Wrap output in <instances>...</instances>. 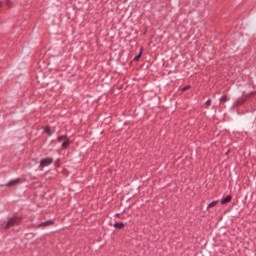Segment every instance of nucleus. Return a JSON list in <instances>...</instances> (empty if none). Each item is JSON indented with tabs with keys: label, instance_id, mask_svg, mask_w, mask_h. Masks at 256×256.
Wrapping results in <instances>:
<instances>
[{
	"label": "nucleus",
	"instance_id": "3",
	"mask_svg": "<svg viewBox=\"0 0 256 256\" xmlns=\"http://www.w3.org/2000/svg\"><path fill=\"white\" fill-rule=\"evenodd\" d=\"M53 163V158H44L40 161V167H49Z\"/></svg>",
	"mask_w": 256,
	"mask_h": 256
},
{
	"label": "nucleus",
	"instance_id": "5",
	"mask_svg": "<svg viewBox=\"0 0 256 256\" xmlns=\"http://www.w3.org/2000/svg\"><path fill=\"white\" fill-rule=\"evenodd\" d=\"M123 227H125V223H123V222H115L114 223L115 229H123Z\"/></svg>",
	"mask_w": 256,
	"mask_h": 256
},
{
	"label": "nucleus",
	"instance_id": "1",
	"mask_svg": "<svg viewBox=\"0 0 256 256\" xmlns=\"http://www.w3.org/2000/svg\"><path fill=\"white\" fill-rule=\"evenodd\" d=\"M58 143H61L62 149H67V147L71 145V140H69L65 135H62L58 137Z\"/></svg>",
	"mask_w": 256,
	"mask_h": 256
},
{
	"label": "nucleus",
	"instance_id": "12",
	"mask_svg": "<svg viewBox=\"0 0 256 256\" xmlns=\"http://www.w3.org/2000/svg\"><path fill=\"white\" fill-rule=\"evenodd\" d=\"M206 105H211V99H208V100L206 101Z\"/></svg>",
	"mask_w": 256,
	"mask_h": 256
},
{
	"label": "nucleus",
	"instance_id": "13",
	"mask_svg": "<svg viewBox=\"0 0 256 256\" xmlns=\"http://www.w3.org/2000/svg\"><path fill=\"white\" fill-rule=\"evenodd\" d=\"M187 89H189V86L182 88V91H187Z\"/></svg>",
	"mask_w": 256,
	"mask_h": 256
},
{
	"label": "nucleus",
	"instance_id": "6",
	"mask_svg": "<svg viewBox=\"0 0 256 256\" xmlns=\"http://www.w3.org/2000/svg\"><path fill=\"white\" fill-rule=\"evenodd\" d=\"M231 199H232L231 195H228L224 199H222L221 204L226 205V203H230Z\"/></svg>",
	"mask_w": 256,
	"mask_h": 256
},
{
	"label": "nucleus",
	"instance_id": "7",
	"mask_svg": "<svg viewBox=\"0 0 256 256\" xmlns=\"http://www.w3.org/2000/svg\"><path fill=\"white\" fill-rule=\"evenodd\" d=\"M44 131H45V133H47V135H49L50 137H51V135H53V131L51 130V127H49V126H46V127L44 128Z\"/></svg>",
	"mask_w": 256,
	"mask_h": 256
},
{
	"label": "nucleus",
	"instance_id": "9",
	"mask_svg": "<svg viewBox=\"0 0 256 256\" xmlns=\"http://www.w3.org/2000/svg\"><path fill=\"white\" fill-rule=\"evenodd\" d=\"M227 101V95H223L221 98H220V102L221 103H225Z\"/></svg>",
	"mask_w": 256,
	"mask_h": 256
},
{
	"label": "nucleus",
	"instance_id": "11",
	"mask_svg": "<svg viewBox=\"0 0 256 256\" xmlns=\"http://www.w3.org/2000/svg\"><path fill=\"white\" fill-rule=\"evenodd\" d=\"M214 205H217V201H212L210 204H208V207H213Z\"/></svg>",
	"mask_w": 256,
	"mask_h": 256
},
{
	"label": "nucleus",
	"instance_id": "10",
	"mask_svg": "<svg viewBox=\"0 0 256 256\" xmlns=\"http://www.w3.org/2000/svg\"><path fill=\"white\" fill-rule=\"evenodd\" d=\"M42 225H53V221H51V220L45 221L42 223Z\"/></svg>",
	"mask_w": 256,
	"mask_h": 256
},
{
	"label": "nucleus",
	"instance_id": "4",
	"mask_svg": "<svg viewBox=\"0 0 256 256\" xmlns=\"http://www.w3.org/2000/svg\"><path fill=\"white\" fill-rule=\"evenodd\" d=\"M19 181H20L19 178L14 179V180H10L8 183H6L4 185V187H15V185H19Z\"/></svg>",
	"mask_w": 256,
	"mask_h": 256
},
{
	"label": "nucleus",
	"instance_id": "2",
	"mask_svg": "<svg viewBox=\"0 0 256 256\" xmlns=\"http://www.w3.org/2000/svg\"><path fill=\"white\" fill-rule=\"evenodd\" d=\"M19 224V219L17 218H10L6 225L4 226V229H9V227H13V225Z\"/></svg>",
	"mask_w": 256,
	"mask_h": 256
},
{
	"label": "nucleus",
	"instance_id": "8",
	"mask_svg": "<svg viewBox=\"0 0 256 256\" xmlns=\"http://www.w3.org/2000/svg\"><path fill=\"white\" fill-rule=\"evenodd\" d=\"M143 54V52H140L138 55H136L134 57V61H139L141 59V55Z\"/></svg>",
	"mask_w": 256,
	"mask_h": 256
}]
</instances>
